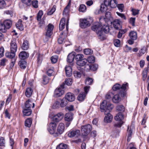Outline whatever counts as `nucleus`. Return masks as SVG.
Returning a JSON list of instances; mask_svg holds the SVG:
<instances>
[{
    "label": "nucleus",
    "instance_id": "obj_52",
    "mask_svg": "<svg viewBox=\"0 0 149 149\" xmlns=\"http://www.w3.org/2000/svg\"><path fill=\"white\" fill-rule=\"evenodd\" d=\"M32 103L29 100L26 101L25 103V109H30Z\"/></svg>",
    "mask_w": 149,
    "mask_h": 149
},
{
    "label": "nucleus",
    "instance_id": "obj_61",
    "mask_svg": "<svg viewBox=\"0 0 149 149\" xmlns=\"http://www.w3.org/2000/svg\"><path fill=\"white\" fill-rule=\"evenodd\" d=\"M117 6L120 12H122L123 11L124 8V5L123 4H117Z\"/></svg>",
    "mask_w": 149,
    "mask_h": 149
},
{
    "label": "nucleus",
    "instance_id": "obj_13",
    "mask_svg": "<svg viewBox=\"0 0 149 149\" xmlns=\"http://www.w3.org/2000/svg\"><path fill=\"white\" fill-rule=\"evenodd\" d=\"M111 23L113 25L114 28L117 30L118 29L121 28L120 21L119 19H115L113 21L111 22Z\"/></svg>",
    "mask_w": 149,
    "mask_h": 149
},
{
    "label": "nucleus",
    "instance_id": "obj_3",
    "mask_svg": "<svg viewBox=\"0 0 149 149\" xmlns=\"http://www.w3.org/2000/svg\"><path fill=\"white\" fill-rule=\"evenodd\" d=\"M93 21L92 18L81 19L80 20V26L82 29H84L90 26Z\"/></svg>",
    "mask_w": 149,
    "mask_h": 149
},
{
    "label": "nucleus",
    "instance_id": "obj_64",
    "mask_svg": "<svg viewBox=\"0 0 149 149\" xmlns=\"http://www.w3.org/2000/svg\"><path fill=\"white\" fill-rule=\"evenodd\" d=\"M59 103L58 101H56L53 104L52 108L53 109L57 108L59 106Z\"/></svg>",
    "mask_w": 149,
    "mask_h": 149
},
{
    "label": "nucleus",
    "instance_id": "obj_17",
    "mask_svg": "<svg viewBox=\"0 0 149 149\" xmlns=\"http://www.w3.org/2000/svg\"><path fill=\"white\" fill-rule=\"evenodd\" d=\"M65 98L67 100L70 102H72L75 99L74 95L71 93H68L65 95Z\"/></svg>",
    "mask_w": 149,
    "mask_h": 149
},
{
    "label": "nucleus",
    "instance_id": "obj_9",
    "mask_svg": "<svg viewBox=\"0 0 149 149\" xmlns=\"http://www.w3.org/2000/svg\"><path fill=\"white\" fill-rule=\"evenodd\" d=\"M16 40L15 38H13L11 40L10 43V52L16 53L17 49V45L16 43Z\"/></svg>",
    "mask_w": 149,
    "mask_h": 149
},
{
    "label": "nucleus",
    "instance_id": "obj_18",
    "mask_svg": "<svg viewBox=\"0 0 149 149\" xmlns=\"http://www.w3.org/2000/svg\"><path fill=\"white\" fill-rule=\"evenodd\" d=\"M76 53L74 52H72L70 53L68 56L67 61L70 63H72L75 58Z\"/></svg>",
    "mask_w": 149,
    "mask_h": 149
},
{
    "label": "nucleus",
    "instance_id": "obj_1",
    "mask_svg": "<svg viewBox=\"0 0 149 149\" xmlns=\"http://www.w3.org/2000/svg\"><path fill=\"white\" fill-rule=\"evenodd\" d=\"M102 26L101 23H98L93 25L91 27L92 30L95 31L99 36L104 37L105 34L108 33L110 31L109 26L107 25Z\"/></svg>",
    "mask_w": 149,
    "mask_h": 149
},
{
    "label": "nucleus",
    "instance_id": "obj_26",
    "mask_svg": "<svg viewBox=\"0 0 149 149\" xmlns=\"http://www.w3.org/2000/svg\"><path fill=\"white\" fill-rule=\"evenodd\" d=\"M32 93L33 90L31 88L29 87L26 88L25 92V95L27 97H30L32 95Z\"/></svg>",
    "mask_w": 149,
    "mask_h": 149
},
{
    "label": "nucleus",
    "instance_id": "obj_8",
    "mask_svg": "<svg viewBox=\"0 0 149 149\" xmlns=\"http://www.w3.org/2000/svg\"><path fill=\"white\" fill-rule=\"evenodd\" d=\"M104 2L106 5L114 8L117 6V3L116 0H104Z\"/></svg>",
    "mask_w": 149,
    "mask_h": 149
},
{
    "label": "nucleus",
    "instance_id": "obj_44",
    "mask_svg": "<svg viewBox=\"0 0 149 149\" xmlns=\"http://www.w3.org/2000/svg\"><path fill=\"white\" fill-rule=\"evenodd\" d=\"M6 7V2L4 0H0V9H3Z\"/></svg>",
    "mask_w": 149,
    "mask_h": 149
},
{
    "label": "nucleus",
    "instance_id": "obj_29",
    "mask_svg": "<svg viewBox=\"0 0 149 149\" xmlns=\"http://www.w3.org/2000/svg\"><path fill=\"white\" fill-rule=\"evenodd\" d=\"M43 14V12L42 10H40L37 14V15L36 17V19L38 22H39V24H42L41 23V20L42 17V16Z\"/></svg>",
    "mask_w": 149,
    "mask_h": 149
},
{
    "label": "nucleus",
    "instance_id": "obj_25",
    "mask_svg": "<svg viewBox=\"0 0 149 149\" xmlns=\"http://www.w3.org/2000/svg\"><path fill=\"white\" fill-rule=\"evenodd\" d=\"M65 19L64 18H62L60 20L59 28L60 31L62 30L65 28Z\"/></svg>",
    "mask_w": 149,
    "mask_h": 149
},
{
    "label": "nucleus",
    "instance_id": "obj_19",
    "mask_svg": "<svg viewBox=\"0 0 149 149\" xmlns=\"http://www.w3.org/2000/svg\"><path fill=\"white\" fill-rule=\"evenodd\" d=\"M105 114L106 115V116L104 118V122L107 123L111 122L113 119V116L109 113H106V114Z\"/></svg>",
    "mask_w": 149,
    "mask_h": 149
},
{
    "label": "nucleus",
    "instance_id": "obj_32",
    "mask_svg": "<svg viewBox=\"0 0 149 149\" xmlns=\"http://www.w3.org/2000/svg\"><path fill=\"white\" fill-rule=\"evenodd\" d=\"M32 123V120L31 118L27 119L25 122V126L28 127H30Z\"/></svg>",
    "mask_w": 149,
    "mask_h": 149
},
{
    "label": "nucleus",
    "instance_id": "obj_49",
    "mask_svg": "<svg viewBox=\"0 0 149 149\" xmlns=\"http://www.w3.org/2000/svg\"><path fill=\"white\" fill-rule=\"evenodd\" d=\"M68 102L66 99H63L61 100V103L60 104V106L61 107H65L68 104Z\"/></svg>",
    "mask_w": 149,
    "mask_h": 149
},
{
    "label": "nucleus",
    "instance_id": "obj_58",
    "mask_svg": "<svg viewBox=\"0 0 149 149\" xmlns=\"http://www.w3.org/2000/svg\"><path fill=\"white\" fill-rule=\"evenodd\" d=\"M22 2L30 6L31 4V0H21Z\"/></svg>",
    "mask_w": 149,
    "mask_h": 149
},
{
    "label": "nucleus",
    "instance_id": "obj_48",
    "mask_svg": "<svg viewBox=\"0 0 149 149\" xmlns=\"http://www.w3.org/2000/svg\"><path fill=\"white\" fill-rule=\"evenodd\" d=\"M113 43L114 45L117 47H119L120 46V41L119 40L116 39L114 40Z\"/></svg>",
    "mask_w": 149,
    "mask_h": 149
},
{
    "label": "nucleus",
    "instance_id": "obj_30",
    "mask_svg": "<svg viewBox=\"0 0 149 149\" xmlns=\"http://www.w3.org/2000/svg\"><path fill=\"white\" fill-rule=\"evenodd\" d=\"M18 64L20 68L22 69H25L27 65L26 62L24 60L20 61Z\"/></svg>",
    "mask_w": 149,
    "mask_h": 149
},
{
    "label": "nucleus",
    "instance_id": "obj_14",
    "mask_svg": "<svg viewBox=\"0 0 149 149\" xmlns=\"http://www.w3.org/2000/svg\"><path fill=\"white\" fill-rule=\"evenodd\" d=\"M19 58L21 60L25 59L29 56V54L28 52L25 51L21 52L18 55Z\"/></svg>",
    "mask_w": 149,
    "mask_h": 149
},
{
    "label": "nucleus",
    "instance_id": "obj_34",
    "mask_svg": "<svg viewBox=\"0 0 149 149\" xmlns=\"http://www.w3.org/2000/svg\"><path fill=\"white\" fill-rule=\"evenodd\" d=\"M84 58V55L82 54H78L75 55V58L77 61H80L83 59Z\"/></svg>",
    "mask_w": 149,
    "mask_h": 149
},
{
    "label": "nucleus",
    "instance_id": "obj_45",
    "mask_svg": "<svg viewBox=\"0 0 149 149\" xmlns=\"http://www.w3.org/2000/svg\"><path fill=\"white\" fill-rule=\"evenodd\" d=\"M84 52L85 54L86 55L92 54L93 53V51L91 49L88 48L84 50Z\"/></svg>",
    "mask_w": 149,
    "mask_h": 149
},
{
    "label": "nucleus",
    "instance_id": "obj_46",
    "mask_svg": "<svg viewBox=\"0 0 149 149\" xmlns=\"http://www.w3.org/2000/svg\"><path fill=\"white\" fill-rule=\"evenodd\" d=\"M95 59V58L93 56H90L88 57L87 60L89 63H93L94 62Z\"/></svg>",
    "mask_w": 149,
    "mask_h": 149
},
{
    "label": "nucleus",
    "instance_id": "obj_43",
    "mask_svg": "<svg viewBox=\"0 0 149 149\" xmlns=\"http://www.w3.org/2000/svg\"><path fill=\"white\" fill-rule=\"evenodd\" d=\"M58 56L57 55L53 56L51 58V60L52 63H56L57 61Z\"/></svg>",
    "mask_w": 149,
    "mask_h": 149
},
{
    "label": "nucleus",
    "instance_id": "obj_12",
    "mask_svg": "<svg viewBox=\"0 0 149 149\" xmlns=\"http://www.w3.org/2000/svg\"><path fill=\"white\" fill-rule=\"evenodd\" d=\"M134 129V126L132 125L130 126H128L127 129V132L128 134L127 141H129L131 138V135L132 133V132Z\"/></svg>",
    "mask_w": 149,
    "mask_h": 149
},
{
    "label": "nucleus",
    "instance_id": "obj_60",
    "mask_svg": "<svg viewBox=\"0 0 149 149\" xmlns=\"http://www.w3.org/2000/svg\"><path fill=\"white\" fill-rule=\"evenodd\" d=\"M84 68L85 70L87 71L91 70V64H86L85 65Z\"/></svg>",
    "mask_w": 149,
    "mask_h": 149
},
{
    "label": "nucleus",
    "instance_id": "obj_2",
    "mask_svg": "<svg viewBox=\"0 0 149 149\" xmlns=\"http://www.w3.org/2000/svg\"><path fill=\"white\" fill-rule=\"evenodd\" d=\"M113 107L111 104L107 103L106 101H103L100 105V108L102 112H104V114L109 113Z\"/></svg>",
    "mask_w": 149,
    "mask_h": 149
},
{
    "label": "nucleus",
    "instance_id": "obj_16",
    "mask_svg": "<svg viewBox=\"0 0 149 149\" xmlns=\"http://www.w3.org/2000/svg\"><path fill=\"white\" fill-rule=\"evenodd\" d=\"M64 93V91L60 88L56 89L54 92V96L55 97H60Z\"/></svg>",
    "mask_w": 149,
    "mask_h": 149
},
{
    "label": "nucleus",
    "instance_id": "obj_36",
    "mask_svg": "<svg viewBox=\"0 0 149 149\" xmlns=\"http://www.w3.org/2000/svg\"><path fill=\"white\" fill-rule=\"evenodd\" d=\"M6 30L7 29L3 22H0V31L3 32H5Z\"/></svg>",
    "mask_w": 149,
    "mask_h": 149
},
{
    "label": "nucleus",
    "instance_id": "obj_62",
    "mask_svg": "<svg viewBox=\"0 0 149 149\" xmlns=\"http://www.w3.org/2000/svg\"><path fill=\"white\" fill-rule=\"evenodd\" d=\"M65 40L64 38H58V42L59 44H63L65 43Z\"/></svg>",
    "mask_w": 149,
    "mask_h": 149
},
{
    "label": "nucleus",
    "instance_id": "obj_59",
    "mask_svg": "<svg viewBox=\"0 0 149 149\" xmlns=\"http://www.w3.org/2000/svg\"><path fill=\"white\" fill-rule=\"evenodd\" d=\"M98 68L97 64H95L91 65V70L93 71L96 70Z\"/></svg>",
    "mask_w": 149,
    "mask_h": 149
},
{
    "label": "nucleus",
    "instance_id": "obj_28",
    "mask_svg": "<svg viewBox=\"0 0 149 149\" xmlns=\"http://www.w3.org/2000/svg\"><path fill=\"white\" fill-rule=\"evenodd\" d=\"M5 55L7 58L12 59L15 58V53L12 52H8L6 53Z\"/></svg>",
    "mask_w": 149,
    "mask_h": 149
},
{
    "label": "nucleus",
    "instance_id": "obj_42",
    "mask_svg": "<svg viewBox=\"0 0 149 149\" xmlns=\"http://www.w3.org/2000/svg\"><path fill=\"white\" fill-rule=\"evenodd\" d=\"M116 109L120 113H122L125 110L124 107L121 105H118L116 107Z\"/></svg>",
    "mask_w": 149,
    "mask_h": 149
},
{
    "label": "nucleus",
    "instance_id": "obj_27",
    "mask_svg": "<svg viewBox=\"0 0 149 149\" xmlns=\"http://www.w3.org/2000/svg\"><path fill=\"white\" fill-rule=\"evenodd\" d=\"M87 62V60L86 59H83L80 61L76 62L77 65L80 66H83L86 64Z\"/></svg>",
    "mask_w": 149,
    "mask_h": 149
},
{
    "label": "nucleus",
    "instance_id": "obj_51",
    "mask_svg": "<svg viewBox=\"0 0 149 149\" xmlns=\"http://www.w3.org/2000/svg\"><path fill=\"white\" fill-rule=\"evenodd\" d=\"M74 76L77 78H80L81 76V74L80 72L75 71L73 72Z\"/></svg>",
    "mask_w": 149,
    "mask_h": 149
},
{
    "label": "nucleus",
    "instance_id": "obj_47",
    "mask_svg": "<svg viewBox=\"0 0 149 149\" xmlns=\"http://www.w3.org/2000/svg\"><path fill=\"white\" fill-rule=\"evenodd\" d=\"M108 5H106L104 3V4H102L101 5L100 10L102 12H103L107 10Z\"/></svg>",
    "mask_w": 149,
    "mask_h": 149
},
{
    "label": "nucleus",
    "instance_id": "obj_55",
    "mask_svg": "<svg viewBox=\"0 0 149 149\" xmlns=\"http://www.w3.org/2000/svg\"><path fill=\"white\" fill-rule=\"evenodd\" d=\"M49 81V78L48 77L44 76H43V83L44 84H46Z\"/></svg>",
    "mask_w": 149,
    "mask_h": 149
},
{
    "label": "nucleus",
    "instance_id": "obj_41",
    "mask_svg": "<svg viewBox=\"0 0 149 149\" xmlns=\"http://www.w3.org/2000/svg\"><path fill=\"white\" fill-rule=\"evenodd\" d=\"M86 7L85 5L84 4H81L80 6L79 10V12H84L86 11Z\"/></svg>",
    "mask_w": 149,
    "mask_h": 149
},
{
    "label": "nucleus",
    "instance_id": "obj_24",
    "mask_svg": "<svg viewBox=\"0 0 149 149\" xmlns=\"http://www.w3.org/2000/svg\"><path fill=\"white\" fill-rule=\"evenodd\" d=\"M113 102L116 103L119 102L121 100L120 93L115 95L112 99Z\"/></svg>",
    "mask_w": 149,
    "mask_h": 149
},
{
    "label": "nucleus",
    "instance_id": "obj_15",
    "mask_svg": "<svg viewBox=\"0 0 149 149\" xmlns=\"http://www.w3.org/2000/svg\"><path fill=\"white\" fill-rule=\"evenodd\" d=\"M65 129V125L63 123H60L59 124L57 129L58 133L55 134L58 136V134H61L63 132Z\"/></svg>",
    "mask_w": 149,
    "mask_h": 149
},
{
    "label": "nucleus",
    "instance_id": "obj_38",
    "mask_svg": "<svg viewBox=\"0 0 149 149\" xmlns=\"http://www.w3.org/2000/svg\"><path fill=\"white\" fill-rule=\"evenodd\" d=\"M93 80L92 78L87 77L85 81V84L87 85H91L93 83Z\"/></svg>",
    "mask_w": 149,
    "mask_h": 149
},
{
    "label": "nucleus",
    "instance_id": "obj_5",
    "mask_svg": "<svg viewBox=\"0 0 149 149\" xmlns=\"http://www.w3.org/2000/svg\"><path fill=\"white\" fill-rule=\"evenodd\" d=\"M123 118L124 116L122 113L119 112L114 117V119L116 121L119 122L115 124L114 126L118 127H121L123 123L122 121Z\"/></svg>",
    "mask_w": 149,
    "mask_h": 149
},
{
    "label": "nucleus",
    "instance_id": "obj_50",
    "mask_svg": "<svg viewBox=\"0 0 149 149\" xmlns=\"http://www.w3.org/2000/svg\"><path fill=\"white\" fill-rule=\"evenodd\" d=\"M8 62V60L6 58H3L1 60L0 65L4 66Z\"/></svg>",
    "mask_w": 149,
    "mask_h": 149
},
{
    "label": "nucleus",
    "instance_id": "obj_20",
    "mask_svg": "<svg viewBox=\"0 0 149 149\" xmlns=\"http://www.w3.org/2000/svg\"><path fill=\"white\" fill-rule=\"evenodd\" d=\"M65 71L66 76L70 77L72 74V69L71 66L69 65L66 66Z\"/></svg>",
    "mask_w": 149,
    "mask_h": 149
},
{
    "label": "nucleus",
    "instance_id": "obj_21",
    "mask_svg": "<svg viewBox=\"0 0 149 149\" xmlns=\"http://www.w3.org/2000/svg\"><path fill=\"white\" fill-rule=\"evenodd\" d=\"M29 44L27 40H24L22 46V49L24 50H26L29 48Z\"/></svg>",
    "mask_w": 149,
    "mask_h": 149
},
{
    "label": "nucleus",
    "instance_id": "obj_63",
    "mask_svg": "<svg viewBox=\"0 0 149 149\" xmlns=\"http://www.w3.org/2000/svg\"><path fill=\"white\" fill-rule=\"evenodd\" d=\"M54 28V25L53 24L50 23L49 24L47 25V29L49 30V31H53Z\"/></svg>",
    "mask_w": 149,
    "mask_h": 149
},
{
    "label": "nucleus",
    "instance_id": "obj_4",
    "mask_svg": "<svg viewBox=\"0 0 149 149\" xmlns=\"http://www.w3.org/2000/svg\"><path fill=\"white\" fill-rule=\"evenodd\" d=\"M92 127L91 125L88 124L81 127V131L82 134L84 136L88 135L92 130Z\"/></svg>",
    "mask_w": 149,
    "mask_h": 149
},
{
    "label": "nucleus",
    "instance_id": "obj_57",
    "mask_svg": "<svg viewBox=\"0 0 149 149\" xmlns=\"http://www.w3.org/2000/svg\"><path fill=\"white\" fill-rule=\"evenodd\" d=\"M5 144V140L3 137H0V146H4Z\"/></svg>",
    "mask_w": 149,
    "mask_h": 149
},
{
    "label": "nucleus",
    "instance_id": "obj_37",
    "mask_svg": "<svg viewBox=\"0 0 149 149\" xmlns=\"http://www.w3.org/2000/svg\"><path fill=\"white\" fill-rule=\"evenodd\" d=\"M56 149H68L65 144L60 143L56 147Z\"/></svg>",
    "mask_w": 149,
    "mask_h": 149
},
{
    "label": "nucleus",
    "instance_id": "obj_10",
    "mask_svg": "<svg viewBox=\"0 0 149 149\" xmlns=\"http://www.w3.org/2000/svg\"><path fill=\"white\" fill-rule=\"evenodd\" d=\"M80 134V131L79 130L70 131L68 133V135L70 137H77Z\"/></svg>",
    "mask_w": 149,
    "mask_h": 149
},
{
    "label": "nucleus",
    "instance_id": "obj_56",
    "mask_svg": "<svg viewBox=\"0 0 149 149\" xmlns=\"http://www.w3.org/2000/svg\"><path fill=\"white\" fill-rule=\"evenodd\" d=\"M31 3L33 7L35 8H37L38 7V1L37 0L31 1Z\"/></svg>",
    "mask_w": 149,
    "mask_h": 149
},
{
    "label": "nucleus",
    "instance_id": "obj_7",
    "mask_svg": "<svg viewBox=\"0 0 149 149\" xmlns=\"http://www.w3.org/2000/svg\"><path fill=\"white\" fill-rule=\"evenodd\" d=\"M56 126L55 122H52L49 124L47 129L50 134H53L54 133Z\"/></svg>",
    "mask_w": 149,
    "mask_h": 149
},
{
    "label": "nucleus",
    "instance_id": "obj_40",
    "mask_svg": "<svg viewBox=\"0 0 149 149\" xmlns=\"http://www.w3.org/2000/svg\"><path fill=\"white\" fill-rule=\"evenodd\" d=\"M85 95L84 93L80 94L78 97V99L79 101H82L83 100L85 97Z\"/></svg>",
    "mask_w": 149,
    "mask_h": 149
},
{
    "label": "nucleus",
    "instance_id": "obj_6",
    "mask_svg": "<svg viewBox=\"0 0 149 149\" xmlns=\"http://www.w3.org/2000/svg\"><path fill=\"white\" fill-rule=\"evenodd\" d=\"M128 86V84L127 83L125 84H123L122 86L119 84H116L114 85L112 89L114 91H116L121 89L122 90L125 91L126 89V88Z\"/></svg>",
    "mask_w": 149,
    "mask_h": 149
},
{
    "label": "nucleus",
    "instance_id": "obj_54",
    "mask_svg": "<svg viewBox=\"0 0 149 149\" xmlns=\"http://www.w3.org/2000/svg\"><path fill=\"white\" fill-rule=\"evenodd\" d=\"M72 80L71 79L69 78L65 79V83L66 85L70 86L72 84Z\"/></svg>",
    "mask_w": 149,
    "mask_h": 149
},
{
    "label": "nucleus",
    "instance_id": "obj_23",
    "mask_svg": "<svg viewBox=\"0 0 149 149\" xmlns=\"http://www.w3.org/2000/svg\"><path fill=\"white\" fill-rule=\"evenodd\" d=\"M73 114L71 112L68 113L65 115V120L68 122L72 120L73 118Z\"/></svg>",
    "mask_w": 149,
    "mask_h": 149
},
{
    "label": "nucleus",
    "instance_id": "obj_33",
    "mask_svg": "<svg viewBox=\"0 0 149 149\" xmlns=\"http://www.w3.org/2000/svg\"><path fill=\"white\" fill-rule=\"evenodd\" d=\"M71 4V1L70 0L68 2V4L66 7L64 8L63 12V13H68L69 11V10L70 9V7Z\"/></svg>",
    "mask_w": 149,
    "mask_h": 149
},
{
    "label": "nucleus",
    "instance_id": "obj_35",
    "mask_svg": "<svg viewBox=\"0 0 149 149\" xmlns=\"http://www.w3.org/2000/svg\"><path fill=\"white\" fill-rule=\"evenodd\" d=\"M54 71L53 67H51L50 68L48 69L47 71V73L49 76H52L54 74Z\"/></svg>",
    "mask_w": 149,
    "mask_h": 149
},
{
    "label": "nucleus",
    "instance_id": "obj_22",
    "mask_svg": "<svg viewBox=\"0 0 149 149\" xmlns=\"http://www.w3.org/2000/svg\"><path fill=\"white\" fill-rule=\"evenodd\" d=\"M3 23L7 30L9 29L11 27L12 25V21L9 19H7L5 20Z\"/></svg>",
    "mask_w": 149,
    "mask_h": 149
},
{
    "label": "nucleus",
    "instance_id": "obj_11",
    "mask_svg": "<svg viewBox=\"0 0 149 149\" xmlns=\"http://www.w3.org/2000/svg\"><path fill=\"white\" fill-rule=\"evenodd\" d=\"M63 116L64 114L63 113H58L53 116V121L55 122H59L62 119Z\"/></svg>",
    "mask_w": 149,
    "mask_h": 149
},
{
    "label": "nucleus",
    "instance_id": "obj_39",
    "mask_svg": "<svg viewBox=\"0 0 149 149\" xmlns=\"http://www.w3.org/2000/svg\"><path fill=\"white\" fill-rule=\"evenodd\" d=\"M148 72V69L145 68L143 71L142 73L143 79V81H145L147 76Z\"/></svg>",
    "mask_w": 149,
    "mask_h": 149
},
{
    "label": "nucleus",
    "instance_id": "obj_31",
    "mask_svg": "<svg viewBox=\"0 0 149 149\" xmlns=\"http://www.w3.org/2000/svg\"><path fill=\"white\" fill-rule=\"evenodd\" d=\"M23 113L24 115L29 116L32 113V111L30 109H25L23 110Z\"/></svg>",
    "mask_w": 149,
    "mask_h": 149
},
{
    "label": "nucleus",
    "instance_id": "obj_53",
    "mask_svg": "<svg viewBox=\"0 0 149 149\" xmlns=\"http://www.w3.org/2000/svg\"><path fill=\"white\" fill-rule=\"evenodd\" d=\"M56 6H54L51 10L47 12V15H52L56 10Z\"/></svg>",
    "mask_w": 149,
    "mask_h": 149
}]
</instances>
